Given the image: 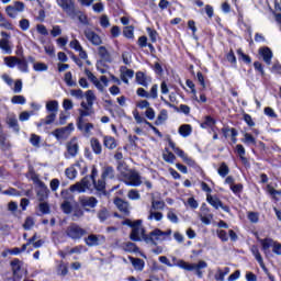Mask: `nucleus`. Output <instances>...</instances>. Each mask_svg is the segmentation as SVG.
Returning <instances> with one entry per match:
<instances>
[{
	"label": "nucleus",
	"instance_id": "obj_1",
	"mask_svg": "<svg viewBox=\"0 0 281 281\" xmlns=\"http://www.w3.org/2000/svg\"><path fill=\"white\" fill-rule=\"evenodd\" d=\"M117 170L121 172L126 186H134L135 188H137V186H142V176H139V172L128 170L126 168V164L120 161L117 165Z\"/></svg>",
	"mask_w": 281,
	"mask_h": 281
},
{
	"label": "nucleus",
	"instance_id": "obj_2",
	"mask_svg": "<svg viewBox=\"0 0 281 281\" xmlns=\"http://www.w3.org/2000/svg\"><path fill=\"white\" fill-rule=\"evenodd\" d=\"M171 234V229L162 232L161 229L156 228L147 236H144V240L147 243V245H157V240H166V236H170Z\"/></svg>",
	"mask_w": 281,
	"mask_h": 281
},
{
	"label": "nucleus",
	"instance_id": "obj_3",
	"mask_svg": "<svg viewBox=\"0 0 281 281\" xmlns=\"http://www.w3.org/2000/svg\"><path fill=\"white\" fill-rule=\"evenodd\" d=\"M57 5L69 16L70 19H76L78 14V9H76V0H56Z\"/></svg>",
	"mask_w": 281,
	"mask_h": 281
},
{
	"label": "nucleus",
	"instance_id": "obj_4",
	"mask_svg": "<svg viewBox=\"0 0 281 281\" xmlns=\"http://www.w3.org/2000/svg\"><path fill=\"white\" fill-rule=\"evenodd\" d=\"M66 236H68V238H71V240H80L82 236H87V231L80 227L78 224H70L66 228Z\"/></svg>",
	"mask_w": 281,
	"mask_h": 281
},
{
	"label": "nucleus",
	"instance_id": "obj_5",
	"mask_svg": "<svg viewBox=\"0 0 281 281\" xmlns=\"http://www.w3.org/2000/svg\"><path fill=\"white\" fill-rule=\"evenodd\" d=\"M177 267H180V269H184L186 271H201V269H207V262H205L204 260H200L198 263H189L184 260H178Z\"/></svg>",
	"mask_w": 281,
	"mask_h": 281
},
{
	"label": "nucleus",
	"instance_id": "obj_6",
	"mask_svg": "<svg viewBox=\"0 0 281 281\" xmlns=\"http://www.w3.org/2000/svg\"><path fill=\"white\" fill-rule=\"evenodd\" d=\"M144 227H142V220L135 221V225L132 226V233L130 235L131 240H134V243H137L139 240H144V236H148L144 234Z\"/></svg>",
	"mask_w": 281,
	"mask_h": 281
},
{
	"label": "nucleus",
	"instance_id": "obj_7",
	"mask_svg": "<svg viewBox=\"0 0 281 281\" xmlns=\"http://www.w3.org/2000/svg\"><path fill=\"white\" fill-rule=\"evenodd\" d=\"M79 205L85 210V212H91L94 207H98V199L95 196H80Z\"/></svg>",
	"mask_w": 281,
	"mask_h": 281
},
{
	"label": "nucleus",
	"instance_id": "obj_8",
	"mask_svg": "<svg viewBox=\"0 0 281 281\" xmlns=\"http://www.w3.org/2000/svg\"><path fill=\"white\" fill-rule=\"evenodd\" d=\"M67 151L64 154L66 159H71L78 155L80 150V146L78 145V140L72 138L70 142L66 144Z\"/></svg>",
	"mask_w": 281,
	"mask_h": 281
},
{
	"label": "nucleus",
	"instance_id": "obj_9",
	"mask_svg": "<svg viewBox=\"0 0 281 281\" xmlns=\"http://www.w3.org/2000/svg\"><path fill=\"white\" fill-rule=\"evenodd\" d=\"M23 10H25V3L21 1H15L13 4L5 8V12L11 19H16V14H19V12H23Z\"/></svg>",
	"mask_w": 281,
	"mask_h": 281
},
{
	"label": "nucleus",
	"instance_id": "obj_10",
	"mask_svg": "<svg viewBox=\"0 0 281 281\" xmlns=\"http://www.w3.org/2000/svg\"><path fill=\"white\" fill-rule=\"evenodd\" d=\"M74 131V123H69L66 127L57 128L53 132L54 137L56 139H67L71 135Z\"/></svg>",
	"mask_w": 281,
	"mask_h": 281
},
{
	"label": "nucleus",
	"instance_id": "obj_11",
	"mask_svg": "<svg viewBox=\"0 0 281 281\" xmlns=\"http://www.w3.org/2000/svg\"><path fill=\"white\" fill-rule=\"evenodd\" d=\"M86 38L91 42L93 45H102V37L98 33L93 32L91 29H86L83 32Z\"/></svg>",
	"mask_w": 281,
	"mask_h": 281
},
{
	"label": "nucleus",
	"instance_id": "obj_12",
	"mask_svg": "<svg viewBox=\"0 0 281 281\" xmlns=\"http://www.w3.org/2000/svg\"><path fill=\"white\" fill-rule=\"evenodd\" d=\"M89 179L83 178L80 182H77L76 184L70 186L69 190L70 192H86L89 190Z\"/></svg>",
	"mask_w": 281,
	"mask_h": 281
},
{
	"label": "nucleus",
	"instance_id": "obj_13",
	"mask_svg": "<svg viewBox=\"0 0 281 281\" xmlns=\"http://www.w3.org/2000/svg\"><path fill=\"white\" fill-rule=\"evenodd\" d=\"M86 245L88 247H98V245H102L104 243V237L101 235H89L87 238H85Z\"/></svg>",
	"mask_w": 281,
	"mask_h": 281
},
{
	"label": "nucleus",
	"instance_id": "obj_14",
	"mask_svg": "<svg viewBox=\"0 0 281 281\" xmlns=\"http://www.w3.org/2000/svg\"><path fill=\"white\" fill-rule=\"evenodd\" d=\"M206 201L214 207L215 210H218V207L223 209L224 212H229V206L223 205V202L218 198H215L211 194L206 195Z\"/></svg>",
	"mask_w": 281,
	"mask_h": 281
},
{
	"label": "nucleus",
	"instance_id": "obj_15",
	"mask_svg": "<svg viewBox=\"0 0 281 281\" xmlns=\"http://www.w3.org/2000/svg\"><path fill=\"white\" fill-rule=\"evenodd\" d=\"M66 194H69V191H61V196L65 199L64 203L60 205L64 214H71L72 209H71V202L68 201V199H72L71 195L67 196Z\"/></svg>",
	"mask_w": 281,
	"mask_h": 281
},
{
	"label": "nucleus",
	"instance_id": "obj_16",
	"mask_svg": "<svg viewBox=\"0 0 281 281\" xmlns=\"http://www.w3.org/2000/svg\"><path fill=\"white\" fill-rule=\"evenodd\" d=\"M114 205H116L117 210H120V212H123L125 216H128V214H131V210L128 209V202L116 198L114 200Z\"/></svg>",
	"mask_w": 281,
	"mask_h": 281
},
{
	"label": "nucleus",
	"instance_id": "obj_17",
	"mask_svg": "<svg viewBox=\"0 0 281 281\" xmlns=\"http://www.w3.org/2000/svg\"><path fill=\"white\" fill-rule=\"evenodd\" d=\"M37 199L40 202L45 201L47 196H49V189H47V186H45V182H42V184L37 186Z\"/></svg>",
	"mask_w": 281,
	"mask_h": 281
},
{
	"label": "nucleus",
	"instance_id": "obj_18",
	"mask_svg": "<svg viewBox=\"0 0 281 281\" xmlns=\"http://www.w3.org/2000/svg\"><path fill=\"white\" fill-rule=\"evenodd\" d=\"M260 245H261V248H262V251L266 256H269V249H271V247H273L274 245V240L271 239V238H265V239H260L258 238Z\"/></svg>",
	"mask_w": 281,
	"mask_h": 281
},
{
	"label": "nucleus",
	"instance_id": "obj_19",
	"mask_svg": "<svg viewBox=\"0 0 281 281\" xmlns=\"http://www.w3.org/2000/svg\"><path fill=\"white\" fill-rule=\"evenodd\" d=\"M259 54L262 56L266 65H271V58H273V53L269 47H262L259 49Z\"/></svg>",
	"mask_w": 281,
	"mask_h": 281
},
{
	"label": "nucleus",
	"instance_id": "obj_20",
	"mask_svg": "<svg viewBox=\"0 0 281 281\" xmlns=\"http://www.w3.org/2000/svg\"><path fill=\"white\" fill-rule=\"evenodd\" d=\"M23 262H21V260L19 259H14L13 261H11V267H12V271H13V276L14 278H22L23 273L21 272V267H22Z\"/></svg>",
	"mask_w": 281,
	"mask_h": 281
},
{
	"label": "nucleus",
	"instance_id": "obj_21",
	"mask_svg": "<svg viewBox=\"0 0 281 281\" xmlns=\"http://www.w3.org/2000/svg\"><path fill=\"white\" fill-rule=\"evenodd\" d=\"M77 126L79 131H82L86 135H90L91 131H93V123H86L85 120L78 121Z\"/></svg>",
	"mask_w": 281,
	"mask_h": 281
},
{
	"label": "nucleus",
	"instance_id": "obj_22",
	"mask_svg": "<svg viewBox=\"0 0 281 281\" xmlns=\"http://www.w3.org/2000/svg\"><path fill=\"white\" fill-rule=\"evenodd\" d=\"M250 251L255 256L257 262L260 265V268L266 269L265 260L262 259V255H260V250L258 249V246L256 245L251 246Z\"/></svg>",
	"mask_w": 281,
	"mask_h": 281
},
{
	"label": "nucleus",
	"instance_id": "obj_23",
	"mask_svg": "<svg viewBox=\"0 0 281 281\" xmlns=\"http://www.w3.org/2000/svg\"><path fill=\"white\" fill-rule=\"evenodd\" d=\"M0 49L3 54H12V43L8 38L0 40Z\"/></svg>",
	"mask_w": 281,
	"mask_h": 281
},
{
	"label": "nucleus",
	"instance_id": "obj_24",
	"mask_svg": "<svg viewBox=\"0 0 281 281\" xmlns=\"http://www.w3.org/2000/svg\"><path fill=\"white\" fill-rule=\"evenodd\" d=\"M90 146L94 155H102V143L95 137L90 139Z\"/></svg>",
	"mask_w": 281,
	"mask_h": 281
},
{
	"label": "nucleus",
	"instance_id": "obj_25",
	"mask_svg": "<svg viewBox=\"0 0 281 281\" xmlns=\"http://www.w3.org/2000/svg\"><path fill=\"white\" fill-rule=\"evenodd\" d=\"M103 146H105V148H109V150H114V148H117V140H115L113 136H104Z\"/></svg>",
	"mask_w": 281,
	"mask_h": 281
},
{
	"label": "nucleus",
	"instance_id": "obj_26",
	"mask_svg": "<svg viewBox=\"0 0 281 281\" xmlns=\"http://www.w3.org/2000/svg\"><path fill=\"white\" fill-rule=\"evenodd\" d=\"M99 56L104 63H111V53L104 46L98 48Z\"/></svg>",
	"mask_w": 281,
	"mask_h": 281
},
{
	"label": "nucleus",
	"instance_id": "obj_27",
	"mask_svg": "<svg viewBox=\"0 0 281 281\" xmlns=\"http://www.w3.org/2000/svg\"><path fill=\"white\" fill-rule=\"evenodd\" d=\"M203 215H200V221L204 223V225H210L212 223V220L214 218L213 214H207L210 212V209H202Z\"/></svg>",
	"mask_w": 281,
	"mask_h": 281
},
{
	"label": "nucleus",
	"instance_id": "obj_28",
	"mask_svg": "<svg viewBox=\"0 0 281 281\" xmlns=\"http://www.w3.org/2000/svg\"><path fill=\"white\" fill-rule=\"evenodd\" d=\"M101 178L106 180V179H115V170L113 169V167H104Z\"/></svg>",
	"mask_w": 281,
	"mask_h": 281
},
{
	"label": "nucleus",
	"instance_id": "obj_29",
	"mask_svg": "<svg viewBox=\"0 0 281 281\" xmlns=\"http://www.w3.org/2000/svg\"><path fill=\"white\" fill-rule=\"evenodd\" d=\"M92 183L94 186V190L98 192H104L106 190V182L104 179H102V177L98 181L92 180Z\"/></svg>",
	"mask_w": 281,
	"mask_h": 281
},
{
	"label": "nucleus",
	"instance_id": "obj_30",
	"mask_svg": "<svg viewBox=\"0 0 281 281\" xmlns=\"http://www.w3.org/2000/svg\"><path fill=\"white\" fill-rule=\"evenodd\" d=\"M76 166L80 167V162H77L72 167L66 169L65 175L68 179H76V176L78 175V170H76Z\"/></svg>",
	"mask_w": 281,
	"mask_h": 281
},
{
	"label": "nucleus",
	"instance_id": "obj_31",
	"mask_svg": "<svg viewBox=\"0 0 281 281\" xmlns=\"http://www.w3.org/2000/svg\"><path fill=\"white\" fill-rule=\"evenodd\" d=\"M147 218L148 221H161L164 218V213L150 209Z\"/></svg>",
	"mask_w": 281,
	"mask_h": 281
},
{
	"label": "nucleus",
	"instance_id": "obj_32",
	"mask_svg": "<svg viewBox=\"0 0 281 281\" xmlns=\"http://www.w3.org/2000/svg\"><path fill=\"white\" fill-rule=\"evenodd\" d=\"M123 249L124 251H127L128 254H137V251H139V248H137V245H135L134 243L127 241L125 244H123Z\"/></svg>",
	"mask_w": 281,
	"mask_h": 281
},
{
	"label": "nucleus",
	"instance_id": "obj_33",
	"mask_svg": "<svg viewBox=\"0 0 281 281\" xmlns=\"http://www.w3.org/2000/svg\"><path fill=\"white\" fill-rule=\"evenodd\" d=\"M179 133L182 137H190L192 134V126L184 124L179 127Z\"/></svg>",
	"mask_w": 281,
	"mask_h": 281
},
{
	"label": "nucleus",
	"instance_id": "obj_34",
	"mask_svg": "<svg viewBox=\"0 0 281 281\" xmlns=\"http://www.w3.org/2000/svg\"><path fill=\"white\" fill-rule=\"evenodd\" d=\"M46 111L58 115V101H48L46 103Z\"/></svg>",
	"mask_w": 281,
	"mask_h": 281
},
{
	"label": "nucleus",
	"instance_id": "obj_35",
	"mask_svg": "<svg viewBox=\"0 0 281 281\" xmlns=\"http://www.w3.org/2000/svg\"><path fill=\"white\" fill-rule=\"evenodd\" d=\"M7 123L10 128H13V131L19 133V121L16 120V116H8Z\"/></svg>",
	"mask_w": 281,
	"mask_h": 281
},
{
	"label": "nucleus",
	"instance_id": "obj_36",
	"mask_svg": "<svg viewBox=\"0 0 281 281\" xmlns=\"http://www.w3.org/2000/svg\"><path fill=\"white\" fill-rule=\"evenodd\" d=\"M136 82H138L142 87H148V81H146V75L144 72H136Z\"/></svg>",
	"mask_w": 281,
	"mask_h": 281
},
{
	"label": "nucleus",
	"instance_id": "obj_37",
	"mask_svg": "<svg viewBox=\"0 0 281 281\" xmlns=\"http://www.w3.org/2000/svg\"><path fill=\"white\" fill-rule=\"evenodd\" d=\"M168 120V111L167 110H161L157 120H156V125L159 126L160 124H164Z\"/></svg>",
	"mask_w": 281,
	"mask_h": 281
},
{
	"label": "nucleus",
	"instance_id": "obj_38",
	"mask_svg": "<svg viewBox=\"0 0 281 281\" xmlns=\"http://www.w3.org/2000/svg\"><path fill=\"white\" fill-rule=\"evenodd\" d=\"M229 273V268H224V271L221 269H217V273L215 274V280L217 281H225V277Z\"/></svg>",
	"mask_w": 281,
	"mask_h": 281
},
{
	"label": "nucleus",
	"instance_id": "obj_39",
	"mask_svg": "<svg viewBox=\"0 0 281 281\" xmlns=\"http://www.w3.org/2000/svg\"><path fill=\"white\" fill-rule=\"evenodd\" d=\"M99 221L101 223H104V221H106V218H109L110 214H109V210H106V207L101 209L98 214H97Z\"/></svg>",
	"mask_w": 281,
	"mask_h": 281
},
{
	"label": "nucleus",
	"instance_id": "obj_40",
	"mask_svg": "<svg viewBox=\"0 0 281 281\" xmlns=\"http://www.w3.org/2000/svg\"><path fill=\"white\" fill-rule=\"evenodd\" d=\"M19 63V58L11 56V57H4V64L7 65V67H16Z\"/></svg>",
	"mask_w": 281,
	"mask_h": 281
},
{
	"label": "nucleus",
	"instance_id": "obj_41",
	"mask_svg": "<svg viewBox=\"0 0 281 281\" xmlns=\"http://www.w3.org/2000/svg\"><path fill=\"white\" fill-rule=\"evenodd\" d=\"M164 207H166V202L159 201V200L151 201L150 210L157 211V210H164Z\"/></svg>",
	"mask_w": 281,
	"mask_h": 281
},
{
	"label": "nucleus",
	"instance_id": "obj_42",
	"mask_svg": "<svg viewBox=\"0 0 281 281\" xmlns=\"http://www.w3.org/2000/svg\"><path fill=\"white\" fill-rule=\"evenodd\" d=\"M95 94L93 93V90L86 91V100L89 106H93V102H95Z\"/></svg>",
	"mask_w": 281,
	"mask_h": 281
},
{
	"label": "nucleus",
	"instance_id": "obj_43",
	"mask_svg": "<svg viewBox=\"0 0 281 281\" xmlns=\"http://www.w3.org/2000/svg\"><path fill=\"white\" fill-rule=\"evenodd\" d=\"M217 172L220 177H227V175H229V167H227L225 162H222Z\"/></svg>",
	"mask_w": 281,
	"mask_h": 281
},
{
	"label": "nucleus",
	"instance_id": "obj_44",
	"mask_svg": "<svg viewBox=\"0 0 281 281\" xmlns=\"http://www.w3.org/2000/svg\"><path fill=\"white\" fill-rule=\"evenodd\" d=\"M134 269L142 271L144 269V260L131 258Z\"/></svg>",
	"mask_w": 281,
	"mask_h": 281
},
{
	"label": "nucleus",
	"instance_id": "obj_45",
	"mask_svg": "<svg viewBox=\"0 0 281 281\" xmlns=\"http://www.w3.org/2000/svg\"><path fill=\"white\" fill-rule=\"evenodd\" d=\"M128 199L132 201H139L142 199V195L139 194V191L132 189L127 193Z\"/></svg>",
	"mask_w": 281,
	"mask_h": 281
},
{
	"label": "nucleus",
	"instance_id": "obj_46",
	"mask_svg": "<svg viewBox=\"0 0 281 281\" xmlns=\"http://www.w3.org/2000/svg\"><path fill=\"white\" fill-rule=\"evenodd\" d=\"M0 27H4V30H13L12 23L3 18V14L0 13Z\"/></svg>",
	"mask_w": 281,
	"mask_h": 281
},
{
	"label": "nucleus",
	"instance_id": "obj_47",
	"mask_svg": "<svg viewBox=\"0 0 281 281\" xmlns=\"http://www.w3.org/2000/svg\"><path fill=\"white\" fill-rule=\"evenodd\" d=\"M162 158L167 164H175V159H177V156L172 154V151H167V154L162 155Z\"/></svg>",
	"mask_w": 281,
	"mask_h": 281
},
{
	"label": "nucleus",
	"instance_id": "obj_48",
	"mask_svg": "<svg viewBox=\"0 0 281 281\" xmlns=\"http://www.w3.org/2000/svg\"><path fill=\"white\" fill-rule=\"evenodd\" d=\"M243 142L244 144H252V146H256V138L249 133L244 134Z\"/></svg>",
	"mask_w": 281,
	"mask_h": 281
},
{
	"label": "nucleus",
	"instance_id": "obj_49",
	"mask_svg": "<svg viewBox=\"0 0 281 281\" xmlns=\"http://www.w3.org/2000/svg\"><path fill=\"white\" fill-rule=\"evenodd\" d=\"M65 82L68 87H76V81H74L71 72L68 71L65 74Z\"/></svg>",
	"mask_w": 281,
	"mask_h": 281
},
{
	"label": "nucleus",
	"instance_id": "obj_50",
	"mask_svg": "<svg viewBox=\"0 0 281 281\" xmlns=\"http://www.w3.org/2000/svg\"><path fill=\"white\" fill-rule=\"evenodd\" d=\"M18 68L20 71L27 74V61L25 59H18Z\"/></svg>",
	"mask_w": 281,
	"mask_h": 281
},
{
	"label": "nucleus",
	"instance_id": "obj_51",
	"mask_svg": "<svg viewBox=\"0 0 281 281\" xmlns=\"http://www.w3.org/2000/svg\"><path fill=\"white\" fill-rule=\"evenodd\" d=\"M10 140L8 138L1 136L0 137V147L2 150H10Z\"/></svg>",
	"mask_w": 281,
	"mask_h": 281
},
{
	"label": "nucleus",
	"instance_id": "obj_52",
	"mask_svg": "<svg viewBox=\"0 0 281 281\" xmlns=\"http://www.w3.org/2000/svg\"><path fill=\"white\" fill-rule=\"evenodd\" d=\"M215 122L212 116H206L204 122L201 123V128H207L209 126H214Z\"/></svg>",
	"mask_w": 281,
	"mask_h": 281
},
{
	"label": "nucleus",
	"instance_id": "obj_53",
	"mask_svg": "<svg viewBox=\"0 0 281 281\" xmlns=\"http://www.w3.org/2000/svg\"><path fill=\"white\" fill-rule=\"evenodd\" d=\"M30 142L32 146H35V148H38V146H41V136L36 134H32Z\"/></svg>",
	"mask_w": 281,
	"mask_h": 281
},
{
	"label": "nucleus",
	"instance_id": "obj_54",
	"mask_svg": "<svg viewBox=\"0 0 281 281\" xmlns=\"http://www.w3.org/2000/svg\"><path fill=\"white\" fill-rule=\"evenodd\" d=\"M91 113H93V110H79V117H78V122H80V120H85V117H89V115H91Z\"/></svg>",
	"mask_w": 281,
	"mask_h": 281
},
{
	"label": "nucleus",
	"instance_id": "obj_55",
	"mask_svg": "<svg viewBox=\"0 0 281 281\" xmlns=\"http://www.w3.org/2000/svg\"><path fill=\"white\" fill-rule=\"evenodd\" d=\"M70 95H72V98H77V100H82L85 98V92L80 89L71 90Z\"/></svg>",
	"mask_w": 281,
	"mask_h": 281
},
{
	"label": "nucleus",
	"instance_id": "obj_56",
	"mask_svg": "<svg viewBox=\"0 0 281 281\" xmlns=\"http://www.w3.org/2000/svg\"><path fill=\"white\" fill-rule=\"evenodd\" d=\"M82 216H85V211L82 209L77 207L74 210V214H72L74 221H76L78 218H82Z\"/></svg>",
	"mask_w": 281,
	"mask_h": 281
},
{
	"label": "nucleus",
	"instance_id": "obj_57",
	"mask_svg": "<svg viewBox=\"0 0 281 281\" xmlns=\"http://www.w3.org/2000/svg\"><path fill=\"white\" fill-rule=\"evenodd\" d=\"M79 19V21L83 24L87 25V23H89V21L87 20V15H85L80 10L77 9V14L75 15Z\"/></svg>",
	"mask_w": 281,
	"mask_h": 281
},
{
	"label": "nucleus",
	"instance_id": "obj_58",
	"mask_svg": "<svg viewBox=\"0 0 281 281\" xmlns=\"http://www.w3.org/2000/svg\"><path fill=\"white\" fill-rule=\"evenodd\" d=\"M147 33L149 35L151 43H157V36H158L157 31H155L150 27H147Z\"/></svg>",
	"mask_w": 281,
	"mask_h": 281
},
{
	"label": "nucleus",
	"instance_id": "obj_59",
	"mask_svg": "<svg viewBox=\"0 0 281 281\" xmlns=\"http://www.w3.org/2000/svg\"><path fill=\"white\" fill-rule=\"evenodd\" d=\"M56 113L49 112V114L46 116L45 120H43V124L49 125L53 124V122L56 120Z\"/></svg>",
	"mask_w": 281,
	"mask_h": 281
},
{
	"label": "nucleus",
	"instance_id": "obj_60",
	"mask_svg": "<svg viewBox=\"0 0 281 281\" xmlns=\"http://www.w3.org/2000/svg\"><path fill=\"white\" fill-rule=\"evenodd\" d=\"M29 175H30L33 183H35V186L38 187V186L43 184V181H41V179L38 178V175H36L34 171H30Z\"/></svg>",
	"mask_w": 281,
	"mask_h": 281
},
{
	"label": "nucleus",
	"instance_id": "obj_61",
	"mask_svg": "<svg viewBox=\"0 0 281 281\" xmlns=\"http://www.w3.org/2000/svg\"><path fill=\"white\" fill-rule=\"evenodd\" d=\"M33 69L35 71H47V65L46 64H43V63H35L33 65Z\"/></svg>",
	"mask_w": 281,
	"mask_h": 281
},
{
	"label": "nucleus",
	"instance_id": "obj_62",
	"mask_svg": "<svg viewBox=\"0 0 281 281\" xmlns=\"http://www.w3.org/2000/svg\"><path fill=\"white\" fill-rule=\"evenodd\" d=\"M11 102L13 104H24L25 103V97L23 95H14L12 99H11Z\"/></svg>",
	"mask_w": 281,
	"mask_h": 281
},
{
	"label": "nucleus",
	"instance_id": "obj_63",
	"mask_svg": "<svg viewBox=\"0 0 281 281\" xmlns=\"http://www.w3.org/2000/svg\"><path fill=\"white\" fill-rule=\"evenodd\" d=\"M40 212H42V214H49V204L42 201L40 203Z\"/></svg>",
	"mask_w": 281,
	"mask_h": 281
},
{
	"label": "nucleus",
	"instance_id": "obj_64",
	"mask_svg": "<svg viewBox=\"0 0 281 281\" xmlns=\"http://www.w3.org/2000/svg\"><path fill=\"white\" fill-rule=\"evenodd\" d=\"M272 251L277 256H281V244L278 241H274V244H272Z\"/></svg>",
	"mask_w": 281,
	"mask_h": 281
}]
</instances>
